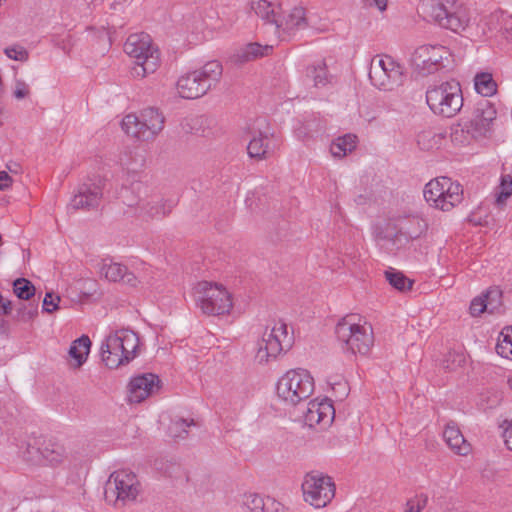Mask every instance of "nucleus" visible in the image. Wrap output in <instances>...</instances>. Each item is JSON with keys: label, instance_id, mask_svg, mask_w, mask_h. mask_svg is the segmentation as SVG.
I'll return each mask as SVG.
<instances>
[{"label": "nucleus", "instance_id": "obj_1", "mask_svg": "<svg viewBox=\"0 0 512 512\" xmlns=\"http://www.w3.org/2000/svg\"><path fill=\"white\" fill-rule=\"evenodd\" d=\"M138 335L130 329L110 333L101 345V358L109 369L127 365L137 356Z\"/></svg>", "mask_w": 512, "mask_h": 512}, {"label": "nucleus", "instance_id": "obj_9", "mask_svg": "<svg viewBox=\"0 0 512 512\" xmlns=\"http://www.w3.org/2000/svg\"><path fill=\"white\" fill-rule=\"evenodd\" d=\"M193 290L195 302L204 314L222 315L232 308L231 295L222 286L202 281Z\"/></svg>", "mask_w": 512, "mask_h": 512}, {"label": "nucleus", "instance_id": "obj_43", "mask_svg": "<svg viewBox=\"0 0 512 512\" xmlns=\"http://www.w3.org/2000/svg\"><path fill=\"white\" fill-rule=\"evenodd\" d=\"M465 362V356L462 353L450 351L447 353L443 360V367L447 370H455L457 367L462 366Z\"/></svg>", "mask_w": 512, "mask_h": 512}, {"label": "nucleus", "instance_id": "obj_22", "mask_svg": "<svg viewBox=\"0 0 512 512\" xmlns=\"http://www.w3.org/2000/svg\"><path fill=\"white\" fill-rule=\"evenodd\" d=\"M251 8L266 24L273 25L281 12V0H251Z\"/></svg>", "mask_w": 512, "mask_h": 512}, {"label": "nucleus", "instance_id": "obj_14", "mask_svg": "<svg viewBox=\"0 0 512 512\" xmlns=\"http://www.w3.org/2000/svg\"><path fill=\"white\" fill-rule=\"evenodd\" d=\"M276 23L273 24L275 32L281 39L295 36L299 31L313 27L311 17L307 16L306 9L295 6L287 12H280Z\"/></svg>", "mask_w": 512, "mask_h": 512}, {"label": "nucleus", "instance_id": "obj_26", "mask_svg": "<svg viewBox=\"0 0 512 512\" xmlns=\"http://www.w3.org/2000/svg\"><path fill=\"white\" fill-rule=\"evenodd\" d=\"M305 77L311 81L315 87H324L332 80V75L328 72L324 60L316 61L306 67Z\"/></svg>", "mask_w": 512, "mask_h": 512}, {"label": "nucleus", "instance_id": "obj_57", "mask_svg": "<svg viewBox=\"0 0 512 512\" xmlns=\"http://www.w3.org/2000/svg\"><path fill=\"white\" fill-rule=\"evenodd\" d=\"M369 6H376L380 11H384L387 6V0H367Z\"/></svg>", "mask_w": 512, "mask_h": 512}, {"label": "nucleus", "instance_id": "obj_34", "mask_svg": "<svg viewBox=\"0 0 512 512\" xmlns=\"http://www.w3.org/2000/svg\"><path fill=\"white\" fill-rule=\"evenodd\" d=\"M355 147L356 136L347 134L343 137H338L336 141L331 144L330 151L334 157L342 158Z\"/></svg>", "mask_w": 512, "mask_h": 512}, {"label": "nucleus", "instance_id": "obj_40", "mask_svg": "<svg viewBox=\"0 0 512 512\" xmlns=\"http://www.w3.org/2000/svg\"><path fill=\"white\" fill-rule=\"evenodd\" d=\"M485 299H487L488 312L491 314L501 313L502 307V292L498 288H490L484 293Z\"/></svg>", "mask_w": 512, "mask_h": 512}, {"label": "nucleus", "instance_id": "obj_47", "mask_svg": "<svg viewBox=\"0 0 512 512\" xmlns=\"http://www.w3.org/2000/svg\"><path fill=\"white\" fill-rule=\"evenodd\" d=\"M60 297L53 292H47L43 299V311L47 313H52L59 309Z\"/></svg>", "mask_w": 512, "mask_h": 512}, {"label": "nucleus", "instance_id": "obj_30", "mask_svg": "<svg viewBox=\"0 0 512 512\" xmlns=\"http://www.w3.org/2000/svg\"><path fill=\"white\" fill-rule=\"evenodd\" d=\"M42 438L29 439L24 446L21 447L20 453L22 458L32 465H41L43 462L42 454Z\"/></svg>", "mask_w": 512, "mask_h": 512}, {"label": "nucleus", "instance_id": "obj_49", "mask_svg": "<svg viewBox=\"0 0 512 512\" xmlns=\"http://www.w3.org/2000/svg\"><path fill=\"white\" fill-rule=\"evenodd\" d=\"M264 499L265 497L260 495L250 494L246 497L245 505L251 512H261L264 506Z\"/></svg>", "mask_w": 512, "mask_h": 512}, {"label": "nucleus", "instance_id": "obj_53", "mask_svg": "<svg viewBox=\"0 0 512 512\" xmlns=\"http://www.w3.org/2000/svg\"><path fill=\"white\" fill-rule=\"evenodd\" d=\"M15 98L17 99H23L29 94V87L28 85L21 80L16 81L15 84V90L13 92Z\"/></svg>", "mask_w": 512, "mask_h": 512}, {"label": "nucleus", "instance_id": "obj_54", "mask_svg": "<svg viewBox=\"0 0 512 512\" xmlns=\"http://www.w3.org/2000/svg\"><path fill=\"white\" fill-rule=\"evenodd\" d=\"M506 40L512 42V16L507 14L503 28L500 33Z\"/></svg>", "mask_w": 512, "mask_h": 512}, {"label": "nucleus", "instance_id": "obj_44", "mask_svg": "<svg viewBox=\"0 0 512 512\" xmlns=\"http://www.w3.org/2000/svg\"><path fill=\"white\" fill-rule=\"evenodd\" d=\"M500 192L497 195V202H504L512 195V176L504 175L501 177L499 185Z\"/></svg>", "mask_w": 512, "mask_h": 512}, {"label": "nucleus", "instance_id": "obj_35", "mask_svg": "<svg viewBox=\"0 0 512 512\" xmlns=\"http://www.w3.org/2000/svg\"><path fill=\"white\" fill-rule=\"evenodd\" d=\"M140 189H141V185L136 184V185H132L130 188L124 187L120 192V198H121L122 202L128 207L134 208L135 214L139 209L142 199L144 198L139 194Z\"/></svg>", "mask_w": 512, "mask_h": 512}, {"label": "nucleus", "instance_id": "obj_50", "mask_svg": "<svg viewBox=\"0 0 512 512\" xmlns=\"http://www.w3.org/2000/svg\"><path fill=\"white\" fill-rule=\"evenodd\" d=\"M284 506L272 497H265L261 512H284Z\"/></svg>", "mask_w": 512, "mask_h": 512}, {"label": "nucleus", "instance_id": "obj_36", "mask_svg": "<svg viewBox=\"0 0 512 512\" xmlns=\"http://www.w3.org/2000/svg\"><path fill=\"white\" fill-rule=\"evenodd\" d=\"M506 17L507 13L504 11L498 10L492 12L482 20L484 31L491 34L501 33Z\"/></svg>", "mask_w": 512, "mask_h": 512}, {"label": "nucleus", "instance_id": "obj_18", "mask_svg": "<svg viewBox=\"0 0 512 512\" xmlns=\"http://www.w3.org/2000/svg\"><path fill=\"white\" fill-rule=\"evenodd\" d=\"M497 111L494 105L487 99L480 100L473 111L470 120L471 130L478 136H484L491 130L493 121L496 119Z\"/></svg>", "mask_w": 512, "mask_h": 512}, {"label": "nucleus", "instance_id": "obj_8", "mask_svg": "<svg viewBox=\"0 0 512 512\" xmlns=\"http://www.w3.org/2000/svg\"><path fill=\"white\" fill-rule=\"evenodd\" d=\"M335 334L347 351L352 354L366 355L374 344L371 326L352 322V317H345L335 327Z\"/></svg>", "mask_w": 512, "mask_h": 512}, {"label": "nucleus", "instance_id": "obj_29", "mask_svg": "<svg viewBox=\"0 0 512 512\" xmlns=\"http://www.w3.org/2000/svg\"><path fill=\"white\" fill-rule=\"evenodd\" d=\"M445 183H447L446 177L442 176L431 180L424 187L423 195L425 200L437 209L442 204L440 197L443 196Z\"/></svg>", "mask_w": 512, "mask_h": 512}, {"label": "nucleus", "instance_id": "obj_19", "mask_svg": "<svg viewBox=\"0 0 512 512\" xmlns=\"http://www.w3.org/2000/svg\"><path fill=\"white\" fill-rule=\"evenodd\" d=\"M159 377L152 373H146L134 377L129 383V401L140 403L159 390Z\"/></svg>", "mask_w": 512, "mask_h": 512}, {"label": "nucleus", "instance_id": "obj_24", "mask_svg": "<svg viewBox=\"0 0 512 512\" xmlns=\"http://www.w3.org/2000/svg\"><path fill=\"white\" fill-rule=\"evenodd\" d=\"M443 437L447 445L456 454L467 455L470 451V444L465 440L460 429L454 424H447L443 432Z\"/></svg>", "mask_w": 512, "mask_h": 512}, {"label": "nucleus", "instance_id": "obj_45", "mask_svg": "<svg viewBox=\"0 0 512 512\" xmlns=\"http://www.w3.org/2000/svg\"><path fill=\"white\" fill-rule=\"evenodd\" d=\"M428 503V496L425 494L416 495L406 503L404 512H421Z\"/></svg>", "mask_w": 512, "mask_h": 512}, {"label": "nucleus", "instance_id": "obj_39", "mask_svg": "<svg viewBox=\"0 0 512 512\" xmlns=\"http://www.w3.org/2000/svg\"><path fill=\"white\" fill-rule=\"evenodd\" d=\"M15 295L22 300H29L35 294V286L26 278H18L13 282Z\"/></svg>", "mask_w": 512, "mask_h": 512}, {"label": "nucleus", "instance_id": "obj_33", "mask_svg": "<svg viewBox=\"0 0 512 512\" xmlns=\"http://www.w3.org/2000/svg\"><path fill=\"white\" fill-rule=\"evenodd\" d=\"M271 45L262 46L258 43L247 44L237 54V58L240 62H246L254 60L258 57L268 55L272 51Z\"/></svg>", "mask_w": 512, "mask_h": 512}, {"label": "nucleus", "instance_id": "obj_6", "mask_svg": "<svg viewBox=\"0 0 512 512\" xmlns=\"http://www.w3.org/2000/svg\"><path fill=\"white\" fill-rule=\"evenodd\" d=\"M165 118L154 107L143 109L139 116L126 115L122 122V129L126 134L142 141L154 139L164 128Z\"/></svg>", "mask_w": 512, "mask_h": 512}, {"label": "nucleus", "instance_id": "obj_48", "mask_svg": "<svg viewBox=\"0 0 512 512\" xmlns=\"http://www.w3.org/2000/svg\"><path fill=\"white\" fill-rule=\"evenodd\" d=\"M469 309L472 316H479L481 313L488 311L487 299H485L484 294L475 297L471 301Z\"/></svg>", "mask_w": 512, "mask_h": 512}, {"label": "nucleus", "instance_id": "obj_15", "mask_svg": "<svg viewBox=\"0 0 512 512\" xmlns=\"http://www.w3.org/2000/svg\"><path fill=\"white\" fill-rule=\"evenodd\" d=\"M449 51L442 45H422L412 55V63L423 75H428L443 68V60Z\"/></svg>", "mask_w": 512, "mask_h": 512}, {"label": "nucleus", "instance_id": "obj_27", "mask_svg": "<svg viewBox=\"0 0 512 512\" xmlns=\"http://www.w3.org/2000/svg\"><path fill=\"white\" fill-rule=\"evenodd\" d=\"M43 465L57 466L67 457L65 448L52 441L44 439L42 443Z\"/></svg>", "mask_w": 512, "mask_h": 512}, {"label": "nucleus", "instance_id": "obj_28", "mask_svg": "<svg viewBox=\"0 0 512 512\" xmlns=\"http://www.w3.org/2000/svg\"><path fill=\"white\" fill-rule=\"evenodd\" d=\"M90 347L91 341L86 335H82L72 342L68 354L75 361L74 367L79 368L86 362Z\"/></svg>", "mask_w": 512, "mask_h": 512}, {"label": "nucleus", "instance_id": "obj_7", "mask_svg": "<svg viewBox=\"0 0 512 512\" xmlns=\"http://www.w3.org/2000/svg\"><path fill=\"white\" fill-rule=\"evenodd\" d=\"M277 395L289 405H297L306 400L314 391V381L305 369L286 372L277 383Z\"/></svg>", "mask_w": 512, "mask_h": 512}, {"label": "nucleus", "instance_id": "obj_59", "mask_svg": "<svg viewBox=\"0 0 512 512\" xmlns=\"http://www.w3.org/2000/svg\"><path fill=\"white\" fill-rule=\"evenodd\" d=\"M508 384H509L510 389L512 390V376L509 377Z\"/></svg>", "mask_w": 512, "mask_h": 512}, {"label": "nucleus", "instance_id": "obj_23", "mask_svg": "<svg viewBox=\"0 0 512 512\" xmlns=\"http://www.w3.org/2000/svg\"><path fill=\"white\" fill-rule=\"evenodd\" d=\"M427 228L428 224L423 218L413 216L401 223L395 237H404L406 240H415L423 235L427 231Z\"/></svg>", "mask_w": 512, "mask_h": 512}, {"label": "nucleus", "instance_id": "obj_2", "mask_svg": "<svg viewBox=\"0 0 512 512\" xmlns=\"http://www.w3.org/2000/svg\"><path fill=\"white\" fill-rule=\"evenodd\" d=\"M124 51L134 59L131 68L133 77L144 78L148 74L154 73L159 67V50L153 45L152 39L147 33L131 34L124 44Z\"/></svg>", "mask_w": 512, "mask_h": 512}, {"label": "nucleus", "instance_id": "obj_21", "mask_svg": "<svg viewBox=\"0 0 512 512\" xmlns=\"http://www.w3.org/2000/svg\"><path fill=\"white\" fill-rule=\"evenodd\" d=\"M100 274L111 282L122 281L131 286L137 283L136 276L120 263L104 261L100 267Z\"/></svg>", "mask_w": 512, "mask_h": 512}, {"label": "nucleus", "instance_id": "obj_38", "mask_svg": "<svg viewBox=\"0 0 512 512\" xmlns=\"http://www.w3.org/2000/svg\"><path fill=\"white\" fill-rule=\"evenodd\" d=\"M502 340L496 345L497 353L508 359H512V326H506L500 332Z\"/></svg>", "mask_w": 512, "mask_h": 512}, {"label": "nucleus", "instance_id": "obj_56", "mask_svg": "<svg viewBox=\"0 0 512 512\" xmlns=\"http://www.w3.org/2000/svg\"><path fill=\"white\" fill-rule=\"evenodd\" d=\"M0 310L3 315H8L12 311V302L8 299L3 298L0 294Z\"/></svg>", "mask_w": 512, "mask_h": 512}, {"label": "nucleus", "instance_id": "obj_37", "mask_svg": "<svg viewBox=\"0 0 512 512\" xmlns=\"http://www.w3.org/2000/svg\"><path fill=\"white\" fill-rule=\"evenodd\" d=\"M385 278L393 288L401 292L410 290L413 285V282L409 280L402 272L392 268L385 271Z\"/></svg>", "mask_w": 512, "mask_h": 512}, {"label": "nucleus", "instance_id": "obj_25", "mask_svg": "<svg viewBox=\"0 0 512 512\" xmlns=\"http://www.w3.org/2000/svg\"><path fill=\"white\" fill-rule=\"evenodd\" d=\"M447 183H445L442 204L439 205V209L442 211H450L452 208L460 204L463 200V188L459 183L453 182L451 178L446 177Z\"/></svg>", "mask_w": 512, "mask_h": 512}, {"label": "nucleus", "instance_id": "obj_13", "mask_svg": "<svg viewBox=\"0 0 512 512\" xmlns=\"http://www.w3.org/2000/svg\"><path fill=\"white\" fill-rule=\"evenodd\" d=\"M304 499L316 508L325 507L335 495V484L329 476L308 473L302 483Z\"/></svg>", "mask_w": 512, "mask_h": 512}, {"label": "nucleus", "instance_id": "obj_52", "mask_svg": "<svg viewBox=\"0 0 512 512\" xmlns=\"http://www.w3.org/2000/svg\"><path fill=\"white\" fill-rule=\"evenodd\" d=\"M501 427L503 428L504 442L507 448L512 451V420H505Z\"/></svg>", "mask_w": 512, "mask_h": 512}, {"label": "nucleus", "instance_id": "obj_31", "mask_svg": "<svg viewBox=\"0 0 512 512\" xmlns=\"http://www.w3.org/2000/svg\"><path fill=\"white\" fill-rule=\"evenodd\" d=\"M270 139L268 133L258 131L250 140L247 151L251 158L263 159L267 157Z\"/></svg>", "mask_w": 512, "mask_h": 512}, {"label": "nucleus", "instance_id": "obj_16", "mask_svg": "<svg viewBox=\"0 0 512 512\" xmlns=\"http://www.w3.org/2000/svg\"><path fill=\"white\" fill-rule=\"evenodd\" d=\"M105 186V180L98 177L94 181L84 182L78 186L77 193L72 197L69 209L89 211L99 207Z\"/></svg>", "mask_w": 512, "mask_h": 512}, {"label": "nucleus", "instance_id": "obj_41", "mask_svg": "<svg viewBox=\"0 0 512 512\" xmlns=\"http://www.w3.org/2000/svg\"><path fill=\"white\" fill-rule=\"evenodd\" d=\"M194 425L195 422L193 419L187 420L179 418L172 422L169 427V433L174 438H185L188 434L187 428Z\"/></svg>", "mask_w": 512, "mask_h": 512}, {"label": "nucleus", "instance_id": "obj_5", "mask_svg": "<svg viewBox=\"0 0 512 512\" xmlns=\"http://www.w3.org/2000/svg\"><path fill=\"white\" fill-rule=\"evenodd\" d=\"M426 102L434 114L446 118L454 117L463 107L460 83L451 80L428 88Z\"/></svg>", "mask_w": 512, "mask_h": 512}, {"label": "nucleus", "instance_id": "obj_55", "mask_svg": "<svg viewBox=\"0 0 512 512\" xmlns=\"http://www.w3.org/2000/svg\"><path fill=\"white\" fill-rule=\"evenodd\" d=\"M12 184V178L6 171H0V190H6Z\"/></svg>", "mask_w": 512, "mask_h": 512}, {"label": "nucleus", "instance_id": "obj_51", "mask_svg": "<svg viewBox=\"0 0 512 512\" xmlns=\"http://www.w3.org/2000/svg\"><path fill=\"white\" fill-rule=\"evenodd\" d=\"M432 132L430 130L422 131L417 135V144L423 150L431 149Z\"/></svg>", "mask_w": 512, "mask_h": 512}, {"label": "nucleus", "instance_id": "obj_32", "mask_svg": "<svg viewBox=\"0 0 512 512\" xmlns=\"http://www.w3.org/2000/svg\"><path fill=\"white\" fill-rule=\"evenodd\" d=\"M474 86L477 93L484 97L493 96L497 92V83L493 79L492 74L488 72L476 74L474 78Z\"/></svg>", "mask_w": 512, "mask_h": 512}, {"label": "nucleus", "instance_id": "obj_3", "mask_svg": "<svg viewBox=\"0 0 512 512\" xmlns=\"http://www.w3.org/2000/svg\"><path fill=\"white\" fill-rule=\"evenodd\" d=\"M222 72V65L218 61H209L200 69L182 75L177 81L179 95L185 99L205 95L219 82Z\"/></svg>", "mask_w": 512, "mask_h": 512}, {"label": "nucleus", "instance_id": "obj_12", "mask_svg": "<svg viewBox=\"0 0 512 512\" xmlns=\"http://www.w3.org/2000/svg\"><path fill=\"white\" fill-rule=\"evenodd\" d=\"M293 336L288 333L287 324L282 320L275 322L274 326L267 329L258 342L256 360L259 363H267L276 358L282 351L289 350L292 346Z\"/></svg>", "mask_w": 512, "mask_h": 512}, {"label": "nucleus", "instance_id": "obj_11", "mask_svg": "<svg viewBox=\"0 0 512 512\" xmlns=\"http://www.w3.org/2000/svg\"><path fill=\"white\" fill-rule=\"evenodd\" d=\"M369 79L373 86L383 91H393L404 83L402 66L390 56L375 57L369 69Z\"/></svg>", "mask_w": 512, "mask_h": 512}, {"label": "nucleus", "instance_id": "obj_10", "mask_svg": "<svg viewBox=\"0 0 512 512\" xmlns=\"http://www.w3.org/2000/svg\"><path fill=\"white\" fill-rule=\"evenodd\" d=\"M140 492L141 484L137 475L125 469L111 473L104 486L106 501L113 503L135 501Z\"/></svg>", "mask_w": 512, "mask_h": 512}, {"label": "nucleus", "instance_id": "obj_42", "mask_svg": "<svg viewBox=\"0 0 512 512\" xmlns=\"http://www.w3.org/2000/svg\"><path fill=\"white\" fill-rule=\"evenodd\" d=\"M38 314L37 305L21 304L17 309L16 319L21 322H29Z\"/></svg>", "mask_w": 512, "mask_h": 512}, {"label": "nucleus", "instance_id": "obj_58", "mask_svg": "<svg viewBox=\"0 0 512 512\" xmlns=\"http://www.w3.org/2000/svg\"><path fill=\"white\" fill-rule=\"evenodd\" d=\"M8 333V322L0 317V334L6 335Z\"/></svg>", "mask_w": 512, "mask_h": 512}, {"label": "nucleus", "instance_id": "obj_46", "mask_svg": "<svg viewBox=\"0 0 512 512\" xmlns=\"http://www.w3.org/2000/svg\"><path fill=\"white\" fill-rule=\"evenodd\" d=\"M4 53L8 58L16 61L25 62L29 58L28 51L20 45L7 47L5 48Z\"/></svg>", "mask_w": 512, "mask_h": 512}, {"label": "nucleus", "instance_id": "obj_4", "mask_svg": "<svg viewBox=\"0 0 512 512\" xmlns=\"http://www.w3.org/2000/svg\"><path fill=\"white\" fill-rule=\"evenodd\" d=\"M420 9L440 27L460 33L468 26L465 9L455 0H421Z\"/></svg>", "mask_w": 512, "mask_h": 512}, {"label": "nucleus", "instance_id": "obj_17", "mask_svg": "<svg viewBox=\"0 0 512 512\" xmlns=\"http://www.w3.org/2000/svg\"><path fill=\"white\" fill-rule=\"evenodd\" d=\"M335 416V409L331 400L324 399L322 401L311 400L304 412V422L309 427L321 425L323 428L328 427Z\"/></svg>", "mask_w": 512, "mask_h": 512}, {"label": "nucleus", "instance_id": "obj_20", "mask_svg": "<svg viewBox=\"0 0 512 512\" xmlns=\"http://www.w3.org/2000/svg\"><path fill=\"white\" fill-rule=\"evenodd\" d=\"M174 202L163 200L158 197L143 198L139 206L136 216L142 220H159L170 214Z\"/></svg>", "mask_w": 512, "mask_h": 512}]
</instances>
